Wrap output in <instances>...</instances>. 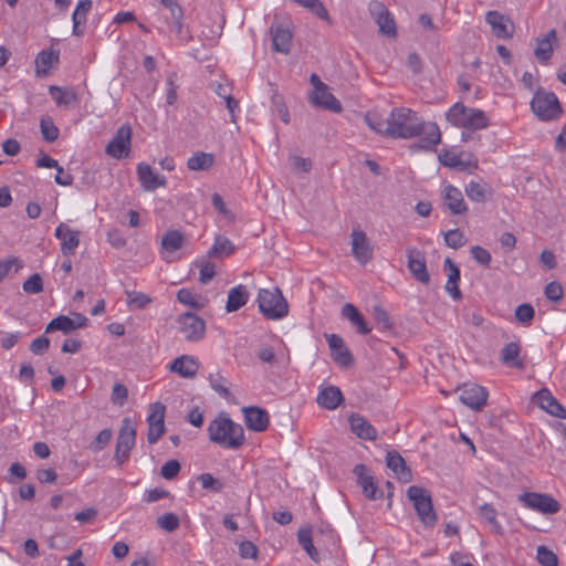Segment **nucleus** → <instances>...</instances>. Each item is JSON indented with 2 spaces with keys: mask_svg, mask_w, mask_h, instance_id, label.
I'll use <instances>...</instances> for the list:
<instances>
[{
  "mask_svg": "<svg viewBox=\"0 0 566 566\" xmlns=\"http://www.w3.org/2000/svg\"><path fill=\"white\" fill-rule=\"evenodd\" d=\"M545 296L552 302H558L562 300L564 291L560 283L553 281L545 286Z\"/></svg>",
  "mask_w": 566,
  "mask_h": 566,
  "instance_id": "e2e57ef3",
  "label": "nucleus"
},
{
  "mask_svg": "<svg viewBox=\"0 0 566 566\" xmlns=\"http://www.w3.org/2000/svg\"><path fill=\"white\" fill-rule=\"evenodd\" d=\"M556 40V31L551 30L545 38L537 41L534 54L541 63H547L553 54V42Z\"/></svg>",
  "mask_w": 566,
  "mask_h": 566,
  "instance_id": "e433bc0d",
  "label": "nucleus"
},
{
  "mask_svg": "<svg viewBox=\"0 0 566 566\" xmlns=\"http://www.w3.org/2000/svg\"><path fill=\"white\" fill-rule=\"evenodd\" d=\"M76 328L75 321L65 315H60L53 318L46 326L45 332L51 333L54 331H61L69 333Z\"/></svg>",
  "mask_w": 566,
  "mask_h": 566,
  "instance_id": "49530a36",
  "label": "nucleus"
},
{
  "mask_svg": "<svg viewBox=\"0 0 566 566\" xmlns=\"http://www.w3.org/2000/svg\"><path fill=\"white\" fill-rule=\"evenodd\" d=\"M444 268L448 275V280L444 286L446 292L453 300H460L462 297V293L459 289L460 269L450 259L444 260Z\"/></svg>",
  "mask_w": 566,
  "mask_h": 566,
  "instance_id": "7c9ffc66",
  "label": "nucleus"
},
{
  "mask_svg": "<svg viewBox=\"0 0 566 566\" xmlns=\"http://www.w3.org/2000/svg\"><path fill=\"white\" fill-rule=\"evenodd\" d=\"M214 157L210 153H196L188 158L187 166L192 171L208 170L212 167Z\"/></svg>",
  "mask_w": 566,
  "mask_h": 566,
  "instance_id": "79ce46f5",
  "label": "nucleus"
},
{
  "mask_svg": "<svg viewBox=\"0 0 566 566\" xmlns=\"http://www.w3.org/2000/svg\"><path fill=\"white\" fill-rule=\"evenodd\" d=\"M534 401L539 408L545 410L552 416L566 419V410L563 406L553 397L547 389H542L534 396Z\"/></svg>",
  "mask_w": 566,
  "mask_h": 566,
  "instance_id": "393cba45",
  "label": "nucleus"
},
{
  "mask_svg": "<svg viewBox=\"0 0 566 566\" xmlns=\"http://www.w3.org/2000/svg\"><path fill=\"white\" fill-rule=\"evenodd\" d=\"M43 138L48 142H54L59 137V129L51 118H42L40 123Z\"/></svg>",
  "mask_w": 566,
  "mask_h": 566,
  "instance_id": "864d4df0",
  "label": "nucleus"
},
{
  "mask_svg": "<svg viewBox=\"0 0 566 566\" xmlns=\"http://www.w3.org/2000/svg\"><path fill=\"white\" fill-rule=\"evenodd\" d=\"M160 8L155 13L151 24L159 34L169 39L187 41L190 39L188 28L184 24V11L176 0H159Z\"/></svg>",
  "mask_w": 566,
  "mask_h": 566,
  "instance_id": "f03ea898",
  "label": "nucleus"
},
{
  "mask_svg": "<svg viewBox=\"0 0 566 566\" xmlns=\"http://www.w3.org/2000/svg\"><path fill=\"white\" fill-rule=\"evenodd\" d=\"M446 119L450 125L468 130H479L489 126V118L483 111L467 107L460 102L446 112Z\"/></svg>",
  "mask_w": 566,
  "mask_h": 566,
  "instance_id": "20e7f679",
  "label": "nucleus"
},
{
  "mask_svg": "<svg viewBox=\"0 0 566 566\" xmlns=\"http://www.w3.org/2000/svg\"><path fill=\"white\" fill-rule=\"evenodd\" d=\"M209 440L226 450H239L245 442L243 427L227 412H220L207 428Z\"/></svg>",
  "mask_w": 566,
  "mask_h": 566,
  "instance_id": "7ed1b4c3",
  "label": "nucleus"
},
{
  "mask_svg": "<svg viewBox=\"0 0 566 566\" xmlns=\"http://www.w3.org/2000/svg\"><path fill=\"white\" fill-rule=\"evenodd\" d=\"M199 281L202 284L209 283L216 275V265L209 260L199 261Z\"/></svg>",
  "mask_w": 566,
  "mask_h": 566,
  "instance_id": "3c124183",
  "label": "nucleus"
},
{
  "mask_svg": "<svg viewBox=\"0 0 566 566\" xmlns=\"http://www.w3.org/2000/svg\"><path fill=\"white\" fill-rule=\"evenodd\" d=\"M441 196L444 206L452 214H462L468 211V205L464 201L463 195L459 188L453 185L447 184L443 186Z\"/></svg>",
  "mask_w": 566,
  "mask_h": 566,
  "instance_id": "412c9836",
  "label": "nucleus"
},
{
  "mask_svg": "<svg viewBox=\"0 0 566 566\" xmlns=\"http://www.w3.org/2000/svg\"><path fill=\"white\" fill-rule=\"evenodd\" d=\"M132 128L128 125L120 126L115 136L106 146V154L115 159H122L129 155Z\"/></svg>",
  "mask_w": 566,
  "mask_h": 566,
  "instance_id": "4468645a",
  "label": "nucleus"
},
{
  "mask_svg": "<svg viewBox=\"0 0 566 566\" xmlns=\"http://www.w3.org/2000/svg\"><path fill=\"white\" fill-rule=\"evenodd\" d=\"M184 244V235L177 230L166 232L161 239V252L174 253L181 249Z\"/></svg>",
  "mask_w": 566,
  "mask_h": 566,
  "instance_id": "c03bdc74",
  "label": "nucleus"
},
{
  "mask_svg": "<svg viewBox=\"0 0 566 566\" xmlns=\"http://www.w3.org/2000/svg\"><path fill=\"white\" fill-rule=\"evenodd\" d=\"M350 244L353 256L359 264L365 265L371 260L373 247L364 231L359 229L353 230Z\"/></svg>",
  "mask_w": 566,
  "mask_h": 566,
  "instance_id": "a211bd4d",
  "label": "nucleus"
},
{
  "mask_svg": "<svg viewBox=\"0 0 566 566\" xmlns=\"http://www.w3.org/2000/svg\"><path fill=\"white\" fill-rule=\"evenodd\" d=\"M365 123L378 134L402 139L419 136L422 127V119L407 107L394 108L387 118H381L377 113H367Z\"/></svg>",
  "mask_w": 566,
  "mask_h": 566,
  "instance_id": "f257e3e1",
  "label": "nucleus"
},
{
  "mask_svg": "<svg viewBox=\"0 0 566 566\" xmlns=\"http://www.w3.org/2000/svg\"><path fill=\"white\" fill-rule=\"evenodd\" d=\"M310 81L313 85V91L310 95L312 104L333 113L342 112L340 102L336 99V97L329 92L328 86L323 83L316 74H312Z\"/></svg>",
  "mask_w": 566,
  "mask_h": 566,
  "instance_id": "6e6552de",
  "label": "nucleus"
},
{
  "mask_svg": "<svg viewBox=\"0 0 566 566\" xmlns=\"http://www.w3.org/2000/svg\"><path fill=\"white\" fill-rule=\"evenodd\" d=\"M444 241L449 248L459 249L465 244V238L459 229H452L444 233Z\"/></svg>",
  "mask_w": 566,
  "mask_h": 566,
  "instance_id": "603ef678",
  "label": "nucleus"
},
{
  "mask_svg": "<svg viewBox=\"0 0 566 566\" xmlns=\"http://www.w3.org/2000/svg\"><path fill=\"white\" fill-rule=\"evenodd\" d=\"M1 337H0V345L4 348V349H10L12 348L13 346H15L20 339L22 338V333L21 332H11V333H4V332H1Z\"/></svg>",
  "mask_w": 566,
  "mask_h": 566,
  "instance_id": "0e129e2a",
  "label": "nucleus"
},
{
  "mask_svg": "<svg viewBox=\"0 0 566 566\" xmlns=\"http://www.w3.org/2000/svg\"><path fill=\"white\" fill-rule=\"evenodd\" d=\"M249 301V292L247 287L239 284L228 292V298L226 304V311L228 313L237 312L243 307Z\"/></svg>",
  "mask_w": 566,
  "mask_h": 566,
  "instance_id": "2f4dec72",
  "label": "nucleus"
},
{
  "mask_svg": "<svg viewBox=\"0 0 566 566\" xmlns=\"http://www.w3.org/2000/svg\"><path fill=\"white\" fill-rule=\"evenodd\" d=\"M23 291L30 294H38L43 290V281L40 274L34 273L23 282Z\"/></svg>",
  "mask_w": 566,
  "mask_h": 566,
  "instance_id": "4d7b16f0",
  "label": "nucleus"
},
{
  "mask_svg": "<svg viewBox=\"0 0 566 566\" xmlns=\"http://www.w3.org/2000/svg\"><path fill=\"white\" fill-rule=\"evenodd\" d=\"M298 6L307 9L317 18L331 22L329 13L321 0H293Z\"/></svg>",
  "mask_w": 566,
  "mask_h": 566,
  "instance_id": "a18cd8bd",
  "label": "nucleus"
},
{
  "mask_svg": "<svg viewBox=\"0 0 566 566\" xmlns=\"http://www.w3.org/2000/svg\"><path fill=\"white\" fill-rule=\"evenodd\" d=\"M112 430L111 429H104L102 430L96 438L91 442L90 449L93 452H99L102 451L111 441L112 439Z\"/></svg>",
  "mask_w": 566,
  "mask_h": 566,
  "instance_id": "5fc2aeb1",
  "label": "nucleus"
},
{
  "mask_svg": "<svg viewBox=\"0 0 566 566\" xmlns=\"http://www.w3.org/2000/svg\"><path fill=\"white\" fill-rule=\"evenodd\" d=\"M244 423L247 428L254 432H263L270 426V417L265 409L249 406L242 408Z\"/></svg>",
  "mask_w": 566,
  "mask_h": 566,
  "instance_id": "6ab92c4d",
  "label": "nucleus"
},
{
  "mask_svg": "<svg viewBox=\"0 0 566 566\" xmlns=\"http://www.w3.org/2000/svg\"><path fill=\"white\" fill-rule=\"evenodd\" d=\"M256 302L260 312L270 319H281L289 313V304L277 287L261 289Z\"/></svg>",
  "mask_w": 566,
  "mask_h": 566,
  "instance_id": "39448f33",
  "label": "nucleus"
},
{
  "mask_svg": "<svg viewBox=\"0 0 566 566\" xmlns=\"http://www.w3.org/2000/svg\"><path fill=\"white\" fill-rule=\"evenodd\" d=\"M408 269L417 281L423 284H428L430 282L426 260L420 252L410 251L408 253Z\"/></svg>",
  "mask_w": 566,
  "mask_h": 566,
  "instance_id": "c85d7f7f",
  "label": "nucleus"
},
{
  "mask_svg": "<svg viewBox=\"0 0 566 566\" xmlns=\"http://www.w3.org/2000/svg\"><path fill=\"white\" fill-rule=\"evenodd\" d=\"M534 308L531 304L524 303L515 308V317L522 324H530L534 318Z\"/></svg>",
  "mask_w": 566,
  "mask_h": 566,
  "instance_id": "13d9d810",
  "label": "nucleus"
},
{
  "mask_svg": "<svg viewBox=\"0 0 566 566\" xmlns=\"http://www.w3.org/2000/svg\"><path fill=\"white\" fill-rule=\"evenodd\" d=\"M342 315L356 328L359 334L366 335L371 328L365 322L363 315L352 303H346L342 308Z\"/></svg>",
  "mask_w": 566,
  "mask_h": 566,
  "instance_id": "f704fd0d",
  "label": "nucleus"
},
{
  "mask_svg": "<svg viewBox=\"0 0 566 566\" xmlns=\"http://www.w3.org/2000/svg\"><path fill=\"white\" fill-rule=\"evenodd\" d=\"M21 268L22 262L15 256H10L0 261V281H2L12 270L17 272Z\"/></svg>",
  "mask_w": 566,
  "mask_h": 566,
  "instance_id": "6e6d98bb",
  "label": "nucleus"
},
{
  "mask_svg": "<svg viewBox=\"0 0 566 566\" xmlns=\"http://www.w3.org/2000/svg\"><path fill=\"white\" fill-rule=\"evenodd\" d=\"M518 501L527 509L543 514H554L560 509L559 503L548 494L525 492L518 496Z\"/></svg>",
  "mask_w": 566,
  "mask_h": 566,
  "instance_id": "9d476101",
  "label": "nucleus"
},
{
  "mask_svg": "<svg viewBox=\"0 0 566 566\" xmlns=\"http://www.w3.org/2000/svg\"><path fill=\"white\" fill-rule=\"evenodd\" d=\"M177 300L192 308H201L205 305V300L189 289H180L177 293Z\"/></svg>",
  "mask_w": 566,
  "mask_h": 566,
  "instance_id": "de8ad7c7",
  "label": "nucleus"
},
{
  "mask_svg": "<svg viewBox=\"0 0 566 566\" xmlns=\"http://www.w3.org/2000/svg\"><path fill=\"white\" fill-rule=\"evenodd\" d=\"M464 191L472 202L478 203L488 201L493 195L492 187L483 179L469 181L464 187Z\"/></svg>",
  "mask_w": 566,
  "mask_h": 566,
  "instance_id": "bb28decb",
  "label": "nucleus"
},
{
  "mask_svg": "<svg viewBox=\"0 0 566 566\" xmlns=\"http://www.w3.org/2000/svg\"><path fill=\"white\" fill-rule=\"evenodd\" d=\"M234 250V244L228 238L223 235H216L213 244L208 251V256L222 259L231 255Z\"/></svg>",
  "mask_w": 566,
  "mask_h": 566,
  "instance_id": "ea45409f",
  "label": "nucleus"
},
{
  "mask_svg": "<svg viewBox=\"0 0 566 566\" xmlns=\"http://www.w3.org/2000/svg\"><path fill=\"white\" fill-rule=\"evenodd\" d=\"M157 524L160 528L167 532H172L179 526V518L174 513H166L158 517Z\"/></svg>",
  "mask_w": 566,
  "mask_h": 566,
  "instance_id": "052dcab7",
  "label": "nucleus"
},
{
  "mask_svg": "<svg viewBox=\"0 0 566 566\" xmlns=\"http://www.w3.org/2000/svg\"><path fill=\"white\" fill-rule=\"evenodd\" d=\"M481 521L489 526L492 533L497 535L504 534V528L497 520V512L490 503H484L479 507Z\"/></svg>",
  "mask_w": 566,
  "mask_h": 566,
  "instance_id": "72a5a7b5",
  "label": "nucleus"
},
{
  "mask_svg": "<svg viewBox=\"0 0 566 566\" xmlns=\"http://www.w3.org/2000/svg\"><path fill=\"white\" fill-rule=\"evenodd\" d=\"M199 368V360L191 355H181L174 359L169 365V370L171 373L178 374L180 377L187 379L196 377Z\"/></svg>",
  "mask_w": 566,
  "mask_h": 566,
  "instance_id": "5701e85b",
  "label": "nucleus"
},
{
  "mask_svg": "<svg viewBox=\"0 0 566 566\" xmlns=\"http://www.w3.org/2000/svg\"><path fill=\"white\" fill-rule=\"evenodd\" d=\"M348 421L352 432L359 439L376 440L377 430L365 417L359 413H353L349 416Z\"/></svg>",
  "mask_w": 566,
  "mask_h": 566,
  "instance_id": "a878e982",
  "label": "nucleus"
},
{
  "mask_svg": "<svg viewBox=\"0 0 566 566\" xmlns=\"http://www.w3.org/2000/svg\"><path fill=\"white\" fill-rule=\"evenodd\" d=\"M521 348L518 343L511 342L503 346L500 353V360L503 365L513 368H523L524 364L520 358Z\"/></svg>",
  "mask_w": 566,
  "mask_h": 566,
  "instance_id": "473e14b6",
  "label": "nucleus"
},
{
  "mask_svg": "<svg viewBox=\"0 0 566 566\" xmlns=\"http://www.w3.org/2000/svg\"><path fill=\"white\" fill-rule=\"evenodd\" d=\"M92 8V0H78L75 10L72 14V20L83 19L86 22V14Z\"/></svg>",
  "mask_w": 566,
  "mask_h": 566,
  "instance_id": "774afa93",
  "label": "nucleus"
},
{
  "mask_svg": "<svg viewBox=\"0 0 566 566\" xmlns=\"http://www.w3.org/2000/svg\"><path fill=\"white\" fill-rule=\"evenodd\" d=\"M54 237L60 241L61 252L64 256L73 255L81 241V232L61 222L54 231Z\"/></svg>",
  "mask_w": 566,
  "mask_h": 566,
  "instance_id": "f3484780",
  "label": "nucleus"
},
{
  "mask_svg": "<svg viewBox=\"0 0 566 566\" xmlns=\"http://www.w3.org/2000/svg\"><path fill=\"white\" fill-rule=\"evenodd\" d=\"M343 400L340 389L335 386L321 387L316 398L317 403L328 410L336 409Z\"/></svg>",
  "mask_w": 566,
  "mask_h": 566,
  "instance_id": "c756f323",
  "label": "nucleus"
},
{
  "mask_svg": "<svg viewBox=\"0 0 566 566\" xmlns=\"http://www.w3.org/2000/svg\"><path fill=\"white\" fill-rule=\"evenodd\" d=\"M178 331L187 342H199L205 337L206 323L202 318L192 313L181 314L178 319Z\"/></svg>",
  "mask_w": 566,
  "mask_h": 566,
  "instance_id": "9b49d317",
  "label": "nucleus"
},
{
  "mask_svg": "<svg viewBox=\"0 0 566 566\" xmlns=\"http://www.w3.org/2000/svg\"><path fill=\"white\" fill-rule=\"evenodd\" d=\"M419 136H421L420 147L423 149H430L441 140V133L438 125L431 122L424 123L422 120L421 133Z\"/></svg>",
  "mask_w": 566,
  "mask_h": 566,
  "instance_id": "c9c22d12",
  "label": "nucleus"
},
{
  "mask_svg": "<svg viewBox=\"0 0 566 566\" xmlns=\"http://www.w3.org/2000/svg\"><path fill=\"white\" fill-rule=\"evenodd\" d=\"M368 9L378 24L379 31L389 38H395L397 34L396 22L388 9L379 1H371Z\"/></svg>",
  "mask_w": 566,
  "mask_h": 566,
  "instance_id": "dca6fc26",
  "label": "nucleus"
},
{
  "mask_svg": "<svg viewBox=\"0 0 566 566\" xmlns=\"http://www.w3.org/2000/svg\"><path fill=\"white\" fill-rule=\"evenodd\" d=\"M471 255L482 265H489L492 260L490 252L480 245H475L471 249Z\"/></svg>",
  "mask_w": 566,
  "mask_h": 566,
  "instance_id": "338daca9",
  "label": "nucleus"
},
{
  "mask_svg": "<svg viewBox=\"0 0 566 566\" xmlns=\"http://www.w3.org/2000/svg\"><path fill=\"white\" fill-rule=\"evenodd\" d=\"M49 92L57 106H70L77 103V95L72 88L51 85Z\"/></svg>",
  "mask_w": 566,
  "mask_h": 566,
  "instance_id": "a19ab883",
  "label": "nucleus"
},
{
  "mask_svg": "<svg viewBox=\"0 0 566 566\" xmlns=\"http://www.w3.org/2000/svg\"><path fill=\"white\" fill-rule=\"evenodd\" d=\"M180 471V463L177 460L167 461L160 469V474L166 480L174 479Z\"/></svg>",
  "mask_w": 566,
  "mask_h": 566,
  "instance_id": "69168bd1",
  "label": "nucleus"
},
{
  "mask_svg": "<svg viewBox=\"0 0 566 566\" xmlns=\"http://www.w3.org/2000/svg\"><path fill=\"white\" fill-rule=\"evenodd\" d=\"M126 297L127 305L137 310L145 308L151 303V298L143 292L127 291Z\"/></svg>",
  "mask_w": 566,
  "mask_h": 566,
  "instance_id": "8fccbe9b",
  "label": "nucleus"
},
{
  "mask_svg": "<svg viewBox=\"0 0 566 566\" xmlns=\"http://www.w3.org/2000/svg\"><path fill=\"white\" fill-rule=\"evenodd\" d=\"M198 481L206 490L219 492L222 489V483L210 473H202L198 476Z\"/></svg>",
  "mask_w": 566,
  "mask_h": 566,
  "instance_id": "680f3d73",
  "label": "nucleus"
},
{
  "mask_svg": "<svg viewBox=\"0 0 566 566\" xmlns=\"http://www.w3.org/2000/svg\"><path fill=\"white\" fill-rule=\"evenodd\" d=\"M136 171L140 185L146 191H154L167 184L165 176L157 174L148 164H138Z\"/></svg>",
  "mask_w": 566,
  "mask_h": 566,
  "instance_id": "4be33fe9",
  "label": "nucleus"
},
{
  "mask_svg": "<svg viewBox=\"0 0 566 566\" xmlns=\"http://www.w3.org/2000/svg\"><path fill=\"white\" fill-rule=\"evenodd\" d=\"M532 111L541 119L548 120L558 116L560 108L554 93H536L531 102Z\"/></svg>",
  "mask_w": 566,
  "mask_h": 566,
  "instance_id": "f8f14e48",
  "label": "nucleus"
},
{
  "mask_svg": "<svg viewBox=\"0 0 566 566\" xmlns=\"http://www.w3.org/2000/svg\"><path fill=\"white\" fill-rule=\"evenodd\" d=\"M438 159L444 167L468 171L469 174L478 169V160L464 151L458 153L451 149H443L438 155Z\"/></svg>",
  "mask_w": 566,
  "mask_h": 566,
  "instance_id": "1a4fd4ad",
  "label": "nucleus"
},
{
  "mask_svg": "<svg viewBox=\"0 0 566 566\" xmlns=\"http://www.w3.org/2000/svg\"><path fill=\"white\" fill-rule=\"evenodd\" d=\"M536 560L541 566H558L557 555L545 545L536 548Z\"/></svg>",
  "mask_w": 566,
  "mask_h": 566,
  "instance_id": "09e8293b",
  "label": "nucleus"
},
{
  "mask_svg": "<svg viewBox=\"0 0 566 566\" xmlns=\"http://www.w3.org/2000/svg\"><path fill=\"white\" fill-rule=\"evenodd\" d=\"M485 20L495 36L510 39L513 35V23L506 15L497 11H489L485 15Z\"/></svg>",
  "mask_w": 566,
  "mask_h": 566,
  "instance_id": "b1692460",
  "label": "nucleus"
},
{
  "mask_svg": "<svg viewBox=\"0 0 566 566\" xmlns=\"http://www.w3.org/2000/svg\"><path fill=\"white\" fill-rule=\"evenodd\" d=\"M273 49L280 53H289L292 45V31L283 25H272L270 29Z\"/></svg>",
  "mask_w": 566,
  "mask_h": 566,
  "instance_id": "cd10ccee",
  "label": "nucleus"
},
{
  "mask_svg": "<svg viewBox=\"0 0 566 566\" xmlns=\"http://www.w3.org/2000/svg\"><path fill=\"white\" fill-rule=\"evenodd\" d=\"M407 496L411 501L421 523L426 526H433L437 522V514L433 510L430 493L423 488L411 485L407 490Z\"/></svg>",
  "mask_w": 566,
  "mask_h": 566,
  "instance_id": "423d86ee",
  "label": "nucleus"
},
{
  "mask_svg": "<svg viewBox=\"0 0 566 566\" xmlns=\"http://www.w3.org/2000/svg\"><path fill=\"white\" fill-rule=\"evenodd\" d=\"M367 469L364 464H357L354 468V473L357 475L358 484L363 489L364 494L368 499H376L377 485L373 476L368 475Z\"/></svg>",
  "mask_w": 566,
  "mask_h": 566,
  "instance_id": "4c0bfd02",
  "label": "nucleus"
},
{
  "mask_svg": "<svg viewBox=\"0 0 566 566\" xmlns=\"http://www.w3.org/2000/svg\"><path fill=\"white\" fill-rule=\"evenodd\" d=\"M136 443V426L135 422L126 417L122 420L119 432L117 436L114 459L118 465L124 464L130 455V451Z\"/></svg>",
  "mask_w": 566,
  "mask_h": 566,
  "instance_id": "0eeeda50",
  "label": "nucleus"
},
{
  "mask_svg": "<svg viewBox=\"0 0 566 566\" xmlns=\"http://www.w3.org/2000/svg\"><path fill=\"white\" fill-rule=\"evenodd\" d=\"M387 467L394 471L401 481H409L410 471L406 467L403 458L398 452H388L386 457Z\"/></svg>",
  "mask_w": 566,
  "mask_h": 566,
  "instance_id": "58836bf2",
  "label": "nucleus"
},
{
  "mask_svg": "<svg viewBox=\"0 0 566 566\" xmlns=\"http://www.w3.org/2000/svg\"><path fill=\"white\" fill-rule=\"evenodd\" d=\"M165 406L161 402H154L149 407L147 416V440L150 444L156 443L165 433Z\"/></svg>",
  "mask_w": 566,
  "mask_h": 566,
  "instance_id": "ddd939ff",
  "label": "nucleus"
},
{
  "mask_svg": "<svg viewBox=\"0 0 566 566\" xmlns=\"http://www.w3.org/2000/svg\"><path fill=\"white\" fill-rule=\"evenodd\" d=\"M332 358L342 367H348L353 363V356L345 345L344 339L337 334L325 335Z\"/></svg>",
  "mask_w": 566,
  "mask_h": 566,
  "instance_id": "aec40b11",
  "label": "nucleus"
},
{
  "mask_svg": "<svg viewBox=\"0 0 566 566\" xmlns=\"http://www.w3.org/2000/svg\"><path fill=\"white\" fill-rule=\"evenodd\" d=\"M488 390L478 384H464L460 388V401L474 411H480L488 402Z\"/></svg>",
  "mask_w": 566,
  "mask_h": 566,
  "instance_id": "2eb2a0df",
  "label": "nucleus"
},
{
  "mask_svg": "<svg viewBox=\"0 0 566 566\" xmlns=\"http://www.w3.org/2000/svg\"><path fill=\"white\" fill-rule=\"evenodd\" d=\"M59 55L53 51L43 50L38 53L35 57V73L36 75H46L54 62H57Z\"/></svg>",
  "mask_w": 566,
  "mask_h": 566,
  "instance_id": "37998d69",
  "label": "nucleus"
},
{
  "mask_svg": "<svg viewBox=\"0 0 566 566\" xmlns=\"http://www.w3.org/2000/svg\"><path fill=\"white\" fill-rule=\"evenodd\" d=\"M209 382L212 389L221 396L227 397L229 395L228 381L220 374H211Z\"/></svg>",
  "mask_w": 566,
  "mask_h": 566,
  "instance_id": "bf43d9fd",
  "label": "nucleus"
}]
</instances>
